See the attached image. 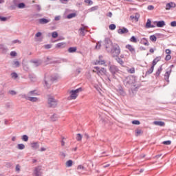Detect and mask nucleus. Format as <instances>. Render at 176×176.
<instances>
[{"mask_svg":"<svg viewBox=\"0 0 176 176\" xmlns=\"http://www.w3.org/2000/svg\"><path fill=\"white\" fill-rule=\"evenodd\" d=\"M94 72H96L97 75H98V72L101 70V68H100L98 66L94 67Z\"/></svg>","mask_w":176,"mask_h":176,"instance_id":"nucleus-44","label":"nucleus"},{"mask_svg":"<svg viewBox=\"0 0 176 176\" xmlns=\"http://www.w3.org/2000/svg\"><path fill=\"white\" fill-rule=\"evenodd\" d=\"M171 72H172V70L170 69L169 71L166 72L164 74V79L166 82H168H168H170L168 79L170 78V75L171 74Z\"/></svg>","mask_w":176,"mask_h":176,"instance_id":"nucleus-14","label":"nucleus"},{"mask_svg":"<svg viewBox=\"0 0 176 176\" xmlns=\"http://www.w3.org/2000/svg\"><path fill=\"white\" fill-rule=\"evenodd\" d=\"M164 145H171V141L170 140H166L163 142Z\"/></svg>","mask_w":176,"mask_h":176,"instance_id":"nucleus-52","label":"nucleus"},{"mask_svg":"<svg viewBox=\"0 0 176 176\" xmlns=\"http://www.w3.org/2000/svg\"><path fill=\"white\" fill-rule=\"evenodd\" d=\"M0 50L1 52V53H3V54H6V53H8V47L6 46L3 44H0Z\"/></svg>","mask_w":176,"mask_h":176,"instance_id":"nucleus-7","label":"nucleus"},{"mask_svg":"<svg viewBox=\"0 0 176 176\" xmlns=\"http://www.w3.org/2000/svg\"><path fill=\"white\" fill-rule=\"evenodd\" d=\"M140 43H142V45H144L145 46H149V42L145 38H143L141 40Z\"/></svg>","mask_w":176,"mask_h":176,"instance_id":"nucleus-26","label":"nucleus"},{"mask_svg":"<svg viewBox=\"0 0 176 176\" xmlns=\"http://www.w3.org/2000/svg\"><path fill=\"white\" fill-rule=\"evenodd\" d=\"M45 49H51L52 45L51 44H47L44 45Z\"/></svg>","mask_w":176,"mask_h":176,"instance_id":"nucleus-62","label":"nucleus"},{"mask_svg":"<svg viewBox=\"0 0 176 176\" xmlns=\"http://www.w3.org/2000/svg\"><path fill=\"white\" fill-rule=\"evenodd\" d=\"M176 7V4L174 2H170L166 3V10H170V9H171L172 8H175Z\"/></svg>","mask_w":176,"mask_h":176,"instance_id":"nucleus-10","label":"nucleus"},{"mask_svg":"<svg viewBox=\"0 0 176 176\" xmlns=\"http://www.w3.org/2000/svg\"><path fill=\"white\" fill-rule=\"evenodd\" d=\"M104 46L107 52L111 53L113 57H118L120 54V47L116 43H113L108 38L104 40Z\"/></svg>","mask_w":176,"mask_h":176,"instance_id":"nucleus-1","label":"nucleus"},{"mask_svg":"<svg viewBox=\"0 0 176 176\" xmlns=\"http://www.w3.org/2000/svg\"><path fill=\"white\" fill-rule=\"evenodd\" d=\"M133 124L139 125V124H141V122L139 120H133Z\"/></svg>","mask_w":176,"mask_h":176,"instance_id":"nucleus-61","label":"nucleus"},{"mask_svg":"<svg viewBox=\"0 0 176 176\" xmlns=\"http://www.w3.org/2000/svg\"><path fill=\"white\" fill-rule=\"evenodd\" d=\"M98 76H102L103 75H107V69L104 67L100 68V71L98 72Z\"/></svg>","mask_w":176,"mask_h":176,"instance_id":"nucleus-11","label":"nucleus"},{"mask_svg":"<svg viewBox=\"0 0 176 176\" xmlns=\"http://www.w3.org/2000/svg\"><path fill=\"white\" fill-rule=\"evenodd\" d=\"M153 69H155V66H151V68L146 72V75H151V74L153 72Z\"/></svg>","mask_w":176,"mask_h":176,"instance_id":"nucleus-31","label":"nucleus"},{"mask_svg":"<svg viewBox=\"0 0 176 176\" xmlns=\"http://www.w3.org/2000/svg\"><path fill=\"white\" fill-rule=\"evenodd\" d=\"M74 17H76V13L75 12L69 14L67 16V19H74Z\"/></svg>","mask_w":176,"mask_h":176,"instance_id":"nucleus-33","label":"nucleus"},{"mask_svg":"<svg viewBox=\"0 0 176 176\" xmlns=\"http://www.w3.org/2000/svg\"><path fill=\"white\" fill-rule=\"evenodd\" d=\"M15 170H16V171H17V173H20V165L19 164L16 165Z\"/></svg>","mask_w":176,"mask_h":176,"instance_id":"nucleus-59","label":"nucleus"},{"mask_svg":"<svg viewBox=\"0 0 176 176\" xmlns=\"http://www.w3.org/2000/svg\"><path fill=\"white\" fill-rule=\"evenodd\" d=\"M162 71H163L162 66L161 65L157 70V72L155 74V78H159L160 76V74H162Z\"/></svg>","mask_w":176,"mask_h":176,"instance_id":"nucleus-16","label":"nucleus"},{"mask_svg":"<svg viewBox=\"0 0 176 176\" xmlns=\"http://www.w3.org/2000/svg\"><path fill=\"white\" fill-rule=\"evenodd\" d=\"M165 53H166V54L170 55V54H171V50H170V49H166V50H165Z\"/></svg>","mask_w":176,"mask_h":176,"instance_id":"nucleus-63","label":"nucleus"},{"mask_svg":"<svg viewBox=\"0 0 176 176\" xmlns=\"http://www.w3.org/2000/svg\"><path fill=\"white\" fill-rule=\"evenodd\" d=\"M12 67L14 68H19V67H20V62L19 60H14L12 63Z\"/></svg>","mask_w":176,"mask_h":176,"instance_id":"nucleus-27","label":"nucleus"},{"mask_svg":"<svg viewBox=\"0 0 176 176\" xmlns=\"http://www.w3.org/2000/svg\"><path fill=\"white\" fill-rule=\"evenodd\" d=\"M94 65H104L105 60H104V56L102 55L99 56L98 60H96L94 62Z\"/></svg>","mask_w":176,"mask_h":176,"instance_id":"nucleus-6","label":"nucleus"},{"mask_svg":"<svg viewBox=\"0 0 176 176\" xmlns=\"http://www.w3.org/2000/svg\"><path fill=\"white\" fill-rule=\"evenodd\" d=\"M10 56L11 57H16V56H17V52H16V51H12L10 52Z\"/></svg>","mask_w":176,"mask_h":176,"instance_id":"nucleus-49","label":"nucleus"},{"mask_svg":"<svg viewBox=\"0 0 176 176\" xmlns=\"http://www.w3.org/2000/svg\"><path fill=\"white\" fill-rule=\"evenodd\" d=\"M162 60V56H157L153 60L152 63V66L155 67Z\"/></svg>","mask_w":176,"mask_h":176,"instance_id":"nucleus-17","label":"nucleus"},{"mask_svg":"<svg viewBox=\"0 0 176 176\" xmlns=\"http://www.w3.org/2000/svg\"><path fill=\"white\" fill-rule=\"evenodd\" d=\"M20 96H21V98H25V100H28V98H30V96H28L25 94H21Z\"/></svg>","mask_w":176,"mask_h":176,"instance_id":"nucleus-54","label":"nucleus"},{"mask_svg":"<svg viewBox=\"0 0 176 176\" xmlns=\"http://www.w3.org/2000/svg\"><path fill=\"white\" fill-rule=\"evenodd\" d=\"M31 146L33 149H39V142H34L31 144Z\"/></svg>","mask_w":176,"mask_h":176,"instance_id":"nucleus-21","label":"nucleus"},{"mask_svg":"<svg viewBox=\"0 0 176 176\" xmlns=\"http://www.w3.org/2000/svg\"><path fill=\"white\" fill-rule=\"evenodd\" d=\"M30 63H32L34 64L35 67H39L41 64H42V60H30Z\"/></svg>","mask_w":176,"mask_h":176,"instance_id":"nucleus-15","label":"nucleus"},{"mask_svg":"<svg viewBox=\"0 0 176 176\" xmlns=\"http://www.w3.org/2000/svg\"><path fill=\"white\" fill-rule=\"evenodd\" d=\"M28 100L31 101L32 102H36V101H38V98H36V97H30L29 96Z\"/></svg>","mask_w":176,"mask_h":176,"instance_id":"nucleus-35","label":"nucleus"},{"mask_svg":"<svg viewBox=\"0 0 176 176\" xmlns=\"http://www.w3.org/2000/svg\"><path fill=\"white\" fill-rule=\"evenodd\" d=\"M110 72H111V74H113V75H114V74H116V72H118V71H119V69H118V67L115 66V65H111L110 66Z\"/></svg>","mask_w":176,"mask_h":176,"instance_id":"nucleus-12","label":"nucleus"},{"mask_svg":"<svg viewBox=\"0 0 176 176\" xmlns=\"http://www.w3.org/2000/svg\"><path fill=\"white\" fill-rule=\"evenodd\" d=\"M85 28H80V34L82 35V36H85Z\"/></svg>","mask_w":176,"mask_h":176,"instance_id":"nucleus-45","label":"nucleus"},{"mask_svg":"<svg viewBox=\"0 0 176 176\" xmlns=\"http://www.w3.org/2000/svg\"><path fill=\"white\" fill-rule=\"evenodd\" d=\"M124 85L126 87H131L133 86V76L126 77L124 80Z\"/></svg>","mask_w":176,"mask_h":176,"instance_id":"nucleus-5","label":"nucleus"},{"mask_svg":"<svg viewBox=\"0 0 176 176\" xmlns=\"http://www.w3.org/2000/svg\"><path fill=\"white\" fill-rule=\"evenodd\" d=\"M133 43H137V42H140V39H137V38H135V36H133Z\"/></svg>","mask_w":176,"mask_h":176,"instance_id":"nucleus-55","label":"nucleus"},{"mask_svg":"<svg viewBox=\"0 0 176 176\" xmlns=\"http://www.w3.org/2000/svg\"><path fill=\"white\" fill-rule=\"evenodd\" d=\"M9 94H11V96H16L17 94V92L14 90L9 91Z\"/></svg>","mask_w":176,"mask_h":176,"instance_id":"nucleus-51","label":"nucleus"},{"mask_svg":"<svg viewBox=\"0 0 176 176\" xmlns=\"http://www.w3.org/2000/svg\"><path fill=\"white\" fill-rule=\"evenodd\" d=\"M153 124H155V126H160L161 127H163L165 126L164 122L162 121H154Z\"/></svg>","mask_w":176,"mask_h":176,"instance_id":"nucleus-19","label":"nucleus"},{"mask_svg":"<svg viewBox=\"0 0 176 176\" xmlns=\"http://www.w3.org/2000/svg\"><path fill=\"white\" fill-rule=\"evenodd\" d=\"M74 162L72 160H69L67 162H66V166L67 167H72V164H73Z\"/></svg>","mask_w":176,"mask_h":176,"instance_id":"nucleus-36","label":"nucleus"},{"mask_svg":"<svg viewBox=\"0 0 176 176\" xmlns=\"http://www.w3.org/2000/svg\"><path fill=\"white\" fill-rule=\"evenodd\" d=\"M29 79H30L31 82H36V76L34 74H29Z\"/></svg>","mask_w":176,"mask_h":176,"instance_id":"nucleus-20","label":"nucleus"},{"mask_svg":"<svg viewBox=\"0 0 176 176\" xmlns=\"http://www.w3.org/2000/svg\"><path fill=\"white\" fill-rule=\"evenodd\" d=\"M150 39L152 41V42H156L157 38H156V36L155 35H151L150 36Z\"/></svg>","mask_w":176,"mask_h":176,"instance_id":"nucleus-43","label":"nucleus"},{"mask_svg":"<svg viewBox=\"0 0 176 176\" xmlns=\"http://www.w3.org/2000/svg\"><path fill=\"white\" fill-rule=\"evenodd\" d=\"M65 47V43H58L56 44V47L58 49H63Z\"/></svg>","mask_w":176,"mask_h":176,"instance_id":"nucleus-29","label":"nucleus"},{"mask_svg":"<svg viewBox=\"0 0 176 176\" xmlns=\"http://www.w3.org/2000/svg\"><path fill=\"white\" fill-rule=\"evenodd\" d=\"M22 140L25 142H27V141H28V135H23L22 136Z\"/></svg>","mask_w":176,"mask_h":176,"instance_id":"nucleus-47","label":"nucleus"},{"mask_svg":"<svg viewBox=\"0 0 176 176\" xmlns=\"http://www.w3.org/2000/svg\"><path fill=\"white\" fill-rule=\"evenodd\" d=\"M17 148L20 151H23V149H25V145H24V144H18Z\"/></svg>","mask_w":176,"mask_h":176,"instance_id":"nucleus-32","label":"nucleus"},{"mask_svg":"<svg viewBox=\"0 0 176 176\" xmlns=\"http://www.w3.org/2000/svg\"><path fill=\"white\" fill-rule=\"evenodd\" d=\"M38 23L40 24H47V23H50V20L43 18L38 20Z\"/></svg>","mask_w":176,"mask_h":176,"instance_id":"nucleus-18","label":"nucleus"},{"mask_svg":"<svg viewBox=\"0 0 176 176\" xmlns=\"http://www.w3.org/2000/svg\"><path fill=\"white\" fill-rule=\"evenodd\" d=\"M11 78H12V79H17L19 78V75L17 73L13 72L11 74Z\"/></svg>","mask_w":176,"mask_h":176,"instance_id":"nucleus-40","label":"nucleus"},{"mask_svg":"<svg viewBox=\"0 0 176 176\" xmlns=\"http://www.w3.org/2000/svg\"><path fill=\"white\" fill-rule=\"evenodd\" d=\"M118 34H120V35H123L124 34H127V32H129V30L126 28H122L118 29Z\"/></svg>","mask_w":176,"mask_h":176,"instance_id":"nucleus-9","label":"nucleus"},{"mask_svg":"<svg viewBox=\"0 0 176 176\" xmlns=\"http://www.w3.org/2000/svg\"><path fill=\"white\" fill-rule=\"evenodd\" d=\"M109 30H111V31H113V30H116V25L115 24H111L109 26Z\"/></svg>","mask_w":176,"mask_h":176,"instance_id":"nucleus-41","label":"nucleus"},{"mask_svg":"<svg viewBox=\"0 0 176 176\" xmlns=\"http://www.w3.org/2000/svg\"><path fill=\"white\" fill-rule=\"evenodd\" d=\"M8 17L0 16V21H7Z\"/></svg>","mask_w":176,"mask_h":176,"instance_id":"nucleus-50","label":"nucleus"},{"mask_svg":"<svg viewBox=\"0 0 176 176\" xmlns=\"http://www.w3.org/2000/svg\"><path fill=\"white\" fill-rule=\"evenodd\" d=\"M165 60L166 61H170V60H171V55L170 54L166 55L165 57Z\"/></svg>","mask_w":176,"mask_h":176,"instance_id":"nucleus-53","label":"nucleus"},{"mask_svg":"<svg viewBox=\"0 0 176 176\" xmlns=\"http://www.w3.org/2000/svg\"><path fill=\"white\" fill-rule=\"evenodd\" d=\"M76 50H77L76 47H71L68 49L69 53H75Z\"/></svg>","mask_w":176,"mask_h":176,"instance_id":"nucleus-30","label":"nucleus"},{"mask_svg":"<svg viewBox=\"0 0 176 176\" xmlns=\"http://www.w3.org/2000/svg\"><path fill=\"white\" fill-rule=\"evenodd\" d=\"M171 27H176V21H173L170 23Z\"/></svg>","mask_w":176,"mask_h":176,"instance_id":"nucleus-64","label":"nucleus"},{"mask_svg":"<svg viewBox=\"0 0 176 176\" xmlns=\"http://www.w3.org/2000/svg\"><path fill=\"white\" fill-rule=\"evenodd\" d=\"M57 100L54 99L53 97L48 98V105L50 108H56L57 107Z\"/></svg>","mask_w":176,"mask_h":176,"instance_id":"nucleus-4","label":"nucleus"},{"mask_svg":"<svg viewBox=\"0 0 176 176\" xmlns=\"http://www.w3.org/2000/svg\"><path fill=\"white\" fill-rule=\"evenodd\" d=\"M143 133H144V131H142V130H141V129H136L135 131V135L136 137H140V135H142Z\"/></svg>","mask_w":176,"mask_h":176,"instance_id":"nucleus-25","label":"nucleus"},{"mask_svg":"<svg viewBox=\"0 0 176 176\" xmlns=\"http://www.w3.org/2000/svg\"><path fill=\"white\" fill-rule=\"evenodd\" d=\"M148 10H153L155 9V7L152 5H150L147 7Z\"/></svg>","mask_w":176,"mask_h":176,"instance_id":"nucleus-60","label":"nucleus"},{"mask_svg":"<svg viewBox=\"0 0 176 176\" xmlns=\"http://www.w3.org/2000/svg\"><path fill=\"white\" fill-rule=\"evenodd\" d=\"M28 96H38V93H36V90L30 91L28 92Z\"/></svg>","mask_w":176,"mask_h":176,"instance_id":"nucleus-34","label":"nucleus"},{"mask_svg":"<svg viewBox=\"0 0 176 176\" xmlns=\"http://www.w3.org/2000/svg\"><path fill=\"white\" fill-rule=\"evenodd\" d=\"M98 10V6H96L91 7L89 9V12H94V10Z\"/></svg>","mask_w":176,"mask_h":176,"instance_id":"nucleus-46","label":"nucleus"},{"mask_svg":"<svg viewBox=\"0 0 176 176\" xmlns=\"http://www.w3.org/2000/svg\"><path fill=\"white\" fill-rule=\"evenodd\" d=\"M117 91L119 94H120V96H126V93L124 92L122 87H118V89H117Z\"/></svg>","mask_w":176,"mask_h":176,"instance_id":"nucleus-22","label":"nucleus"},{"mask_svg":"<svg viewBox=\"0 0 176 176\" xmlns=\"http://www.w3.org/2000/svg\"><path fill=\"white\" fill-rule=\"evenodd\" d=\"M151 19H148L146 23V28H155V25L151 24Z\"/></svg>","mask_w":176,"mask_h":176,"instance_id":"nucleus-24","label":"nucleus"},{"mask_svg":"<svg viewBox=\"0 0 176 176\" xmlns=\"http://www.w3.org/2000/svg\"><path fill=\"white\" fill-rule=\"evenodd\" d=\"M58 75L54 74L52 76H45L44 78V87L45 89H50L52 85H53L54 82H56L58 80Z\"/></svg>","mask_w":176,"mask_h":176,"instance_id":"nucleus-2","label":"nucleus"},{"mask_svg":"<svg viewBox=\"0 0 176 176\" xmlns=\"http://www.w3.org/2000/svg\"><path fill=\"white\" fill-rule=\"evenodd\" d=\"M80 72H82V69L81 68L76 69V75H79V74H80Z\"/></svg>","mask_w":176,"mask_h":176,"instance_id":"nucleus-58","label":"nucleus"},{"mask_svg":"<svg viewBox=\"0 0 176 176\" xmlns=\"http://www.w3.org/2000/svg\"><path fill=\"white\" fill-rule=\"evenodd\" d=\"M17 8H19V9H24V8H25V3H19L17 5Z\"/></svg>","mask_w":176,"mask_h":176,"instance_id":"nucleus-39","label":"nucleus"},{"mask_svg":"<svg viewBox=\"0 0 176 176\" xmlns=\"http://www.w3.org/2000/svg\"><path fill=\"white\" fill-rule=\"evenodd\" d=\"M126 49H128V50L131 51V52L133 53V46L131 45H126Z\"/></svg>","mask_w":176,"mask_h":176,"instance_id":"nucleus-42","label":"nucleus"},{"mask_svg":"<svg viewBox=\"0 0 176 176\" xmlns=\"http://www.w3.org/2000/svg\"><path fill=\"white\" fill-rule=\"evenodd\" d=\"M116 61L118 62V64H120V65H123V64H124V62H123V60H122V58L117 57L116 58Z\"/></svg>","mask_w":176,"mask_h":176,"instance_id":"nucleus-38","label":"nucleus"},{"mask_svg":"<svg viewBox=\"0 0 176 176\" xmlns=\"http://www.w3.org/2000/svg\"><path fill=\"white\" fill-rule=\"evenodd\" d=\"M52 38H57V36H58V33H57V32H53L52 33Z\"/></svg>","mask_w":176,"mask_h":176,"instance_id":"nucleus-48","label":"nucleus"},{"mask_svg":"<svg viewBox=\"0 0 176 176\" xmlns=\"http://www.w3.org/2000/svg\"><path fill=\"white\" fill-rule=\"evenodd\" d=\"M85 3H88V5H93V1L91 0H85Z\"/></svg>","mask_w":176,"mask_h":176,"instance_id":"nucleus-56","label":"nucleus"},{"mask_svg":"<svg viewBox=\"0 0 176 176\" xmlns=\"http://www.w3.org/2000/svg\"><path fill=\"white\" fill-rule=\"evenodd\" d=\"M82 138H83V135H82V134L78 133L76 135V140H77V141H82Z\"/></svg>","mask_w":176,"mask_h":176,"instance_id":"nucleus-37","label":"nucleus"},{"mask_svg":"<svg viewBox=\"0 0 176 176\" xmlns=\"http://www.w3.org/2000/svg\"><path fill=\"white\" fill-rule=\"evenodd\" d=\"M140 17H141L140 13H135V15L133 16V20H134V21L137 23L138 22V20H140Z\"/></svg>","mask_w":176,"mask_h":176,"instance_id":"nucleus-23","label":"nucleus"},{"mask_svg":"<svg viewBox=\"0 0 176 176\" xmlns=\"http://www.w3.org/2000/svg\"><path fill=\"white\" fill-rule=\"evenodd\" d=\"M81 91H83V89H82V87L78 88L75 90L70 91H69L70 99L76 100V98H78V96H79V93H81Z\"/></svg>","mask_w":176,"mask_h":176,"instance_id":"nucleus-3","label":"nucleus"},{"mask_svg":"<svg viewBox=\"0 0 176 176\" xmlns=\"http://www.w3.org/2000/svg\"><path fill=\"white\" fill-rule=\"evenodd\" d=\"M101 48V42H98L96 43V49H100Z\"/></svg>","mask_w":176,"mask_h":176,"instance_id":"nucleus-57","label":"nucleus"},{"mask_svg":"<svg viewBox=\"0 0 176 176\" xmlns=\"http://www.w3.org/2000/svg\"><path fill=\"white\" fill-rule=\"evenodd\" d=\"M157 27L162 28L166 25V22L164 21H155Z\"/></svg>","mask_w":176,"mask_h":176,"instance_id":"nucleus-13","label":"nucleus"},{"mask_svg":"<svg viewBox=\"0 0 176 176\" xmlns=\"http://www.w3.org/2000/svg\"><path fill=\"white\" fill-rule=\"evenodd\" d=\"M58 115L54 114L50 117V119L52 122H56V120H58Z\"/></svg>","mask_w":176,"mask_h":176,"instance_id":"nucleus-28","label":"nucleus"},{"mask_svg":"<svg viewBox=\"0 0 176 176\" xmlns=\"http://www.w3.org/2000/svg\"><path fill=\"white\" fill-rule=\"evenodd\" d=\"M34 174L35 176H42V173H41V166L35 167Z\"/></svg>","mask_w":176,"mask_h":176,"instance_id":"nucleus-8","label":"nucleus"}]
</instances>
